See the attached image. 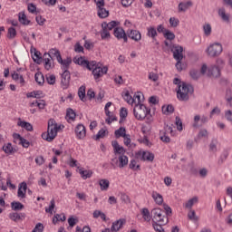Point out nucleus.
I'll use <instances>...</instances> for the list:
<instances>
[{
	"mask_svg": "<svg viewBox=\"0 0 232 232\" xmlns=\"http://www.w3.org/2000/svg\"><path fill=\"white\" fill-rule=\"evenodd\" d=\"M173 84L178 86L177 97L179 101H189V95H193V92H195L193 85L182 82L179 78L173 80Z\"/></svg>",
	"mask_w": 232,
	"mask_h": 232,
	"instance_id": "1",
	"label": "nucleus"
},
{
	"mask_svg": "<svg viewBox=\"0 0 232 232\" xmlns=\"http://www.w3.org/2000/svg\"><path fill=\"white\" fill-rule=\"evenodd\" d=\"M133 113L135 119L138 121H144L145 117H147L148 122H151V121H153L151 118V110L148 109L144 104H136L133 109Z\"/></svg>",
	"mask_w": 232,
	"mask_h": 232,
	"instance_id": "2",
	"label": "nucleus"
},
{
	"mask_svg": "<svg viewBox=\"0 0 232 232\" xmlns=\"http://www.w3.org/2000/svg\"><path fill=\"white\" fill-rule=\"evenodd\" d=\"M61 127L57 126V122L53 119H50L48 121V128H47V132H44L42 134V138L44 140H47V142H52L55 137H57V132Z\"/></svg>",
	"mask_w": 232,
	"mask_h": 232,
	"instance_id": "3",
	"label": "nucleus"
},
{
	"mask_svg": "<svg viewBox=\"0 0 232 232\" xmlns=\"http://www.w3.org/2000/svg\"><path fill=\"white\" fill-rule=\"evenodd\" d=\"M150 213L152 222H159V224H161L162 226H166V224L169 222L168 216L164 214V210H162L160 208H153Z\"/></svg>",
	"mask_w": 232,
	"mask_h": 232,
	"instance_id": "4",
	"label": "nucleus"
},
{
	"mask_svg": "<svg viewBox=\"0 0 232 232\" xmlns=\"http://www.w3.org/2000/svg\"><path fill=\"white\" fill-rule=\"evenodd\" d=\"M206 72L208 77H214L215 79L220 77V68H218L217 65H211L208 68L207 64H203L201 66L200 74L206 75Z\"/></svg>",
	"mask_w": 232,
	"mask_h": 232,
	"instance_id": "5",
	"label": "nucleus"
},
{
	"mask_svg": "<svg viewBox=\"0 0 232 232\" xmlns=\"http://www.w3.org/2000/svg\"><path fill=\"white\" fill-rule=\"evenodd\" d=\"M222 52H224V47L220 43L210 44L206 49V53L208 57H218Z\"/></svg>",
	"mask_w": 232,
	"mask_h": 232,
	"instance_id": "6",
	"label": "nucleus"
},
{
	"mask_svg": "<svg viewBox=\"0 0 232 232\" xmlns=\"http://www.w3.org/2000/svg\"><path fill=\"white\" fill-rule=\"evenodd\" d=\"M60 53L61 52H59L57 49H51L49 53H44L43 61L44 63L45 70H52V68H53V65L52 64V55L56 57V55H59Z\"/></svg>",
	"mask_w": 232,
	"mask_h": 232,
	"instance_id": "7",
	"label": "nucleus"
},
{
	"mask_svg": "<svg viewBox=\"0 0 232 232\" xmlns=\"http://www.w3.org/2000/svg\"><path fill=\"white\" fill-rule=\"evenodd\" d=\"M73 63L75 64H79L80 66H83V68H87V70H95V68H99V65L97 64V62L95 61H88L82 59V57H74L73 58Z\"/></svg>",
	"mask_w": 232,
	"mask_h": 232,
	"instance_id": "8",
	"label": "nucleus"
},
{
	"mask_svg": "<svg viewBox=\"0 0 232 232\" xmlns=\"http://www.w3.org/2000/svg\"><path fill=\"white\" fill-rule=\"evenodd\" d=\"M73 63L75 64H79L80 66H83V68H87V70H95V68H99V65L97 64V62L95 61H88L82 59V57H74L73 58Z\"/></svg>",
	"mask_w": 232,
	"mask_h": 232,
	"instance_id": "9",
	"label": "nucleus"
},
{
	"mask_svg": "<svg viewBox=\"0 0 232 232\" xmlns=\"http://www.w3.org/2000/svg\"><path fill=\"white\" fill-rule=\"evenodd\" d=\"M73 63L75 64H79L80 66H83V68H87V70H95V68H99V65L97 64V62L95 61H88L82 59V57H74L73 58Z\"/></svg>",
	"mask_w": 232,
	"mask_h": 232,
	"instance_id": "10",
	"label": "nucleus"
},
{
	"mask_svg": "<svg viewBox=\"0 0 232 232\" xmlns=\"http://www.w3.org/2000/svg\"><path fill=\"white\" fill-rule=\"evenodd\" d=\"M170 52H172L175 61H182L184 59V47L181 45L172 44L170 46Z\"/></svg>",
	"mask_w": 232,
	"mask_h": 232,
	"instance_id": "11",
	"label": "nucleus"
},
{
	"mask_svg": "<svg viewBox=\"0 0 232 232\" xmlns=\"http://www.w3.org/2000/svg\"><path fill=\"white\" fill-rule=\"evenodd\" d=\"M113 35L119 41H121V39H123L124 43H128V34H127L126 31H124V29L122 27H116V28H114Z\"/></svg>",
	"mask_w": 232,
	"mask_h": 232,
	"instance_id": "12",
	"label": "nucleus"
},
{
	"mask_svg": "<svg viewBox=\"0 0 232 232\" xmlns=\"http://www.w3.org/2000/svg\"><path fill=\"white\" fill-rule=\"evenodd\" d=\"M70 71L65 70L62 73L61 86L63 90H68V86H70Z\"/></svg>",
	"mask_w": 232,
	"mask_h": 232,
	"instance_id": "13",
	"label": "nucleus"
},
{
	"mask_svg": "<svg viewBox=\"0 0 232 232\" xmlns=\"http://www.w3.org/2000/svg\"><path fill=\"white\" fill-rule=\"evenodd\" d=\"M108 73V67L104 66V67H95L92 70V75L95 79V81H97V79H101V77H102L104 74Z\"/></svg>",
	"mask_w": 232,
	"mask_h": 232,
	"instance_id": "14",
	"label": "nucleus"
},
{
	"mask_svg": "<svg viewBox=\"0 0 232 232\" xmlns=\"http://www.w3.org/2000/svg\"><path fill=\"white\" fill-rule=\"evenodd\" d=\"M74 131L77 139H79L80 140L86 137V127H84V125H82V123L76 126Z\"/></svg>",
	"mask_w": 232,
	"mask_h": 232,
	"instance_id": "15",
	"label": "nucleus"
},
{
	"mask_svg": "<svg viewBox=\"0 0 232 232\" xmlns=\"http://www.w3.org/2000/svg\"><path fill=\"white\" fill-rule=\"evenodd\" d=\"M132 39L136 43H139L142 39V34L138 30H128L127 31V38Z\"/></svg>",
	"mask_w": 232,
	"mask_h": 232,
	"instance_id": "16",
	"label": "nucleus"
},
{
	"mask_svg": "<svg viewBox=\"0 0 232 232\" xmlns=\"http://www.w3.org/2000/svg\"><path fill=\"white\" fill-rule=\"evenodd\" d=\"M27 188L28 186L26 185V182H22L18 188L17 197H19L20 198H26Z\"/></svg>",
	"mask_w": 232,
	"mask_h": 232,
	"instance_id": "17",
	"label": "nucleus"
},
{
	"mask_svg": "<svg viewBox=\"0 0 232 232\" xmlns=\"http://www.w3.org/2000/svg\"><path fill=\"white\" fill-rule=\"evenodd\" d=\"M141 160H147V162H153V160H155V154L150 151H143L141 153Z\"/></svg>",
	"mask_w": 232,
	"mask_h": 232,
	"instance_id": "18",
	"label": "nucleus"
},
{
	"mask_svg": "<svg viewBox=\"0 0 232 232\" xmlns=\"http://www.w3.org/2000/svg\"><path fill=\"white\" fill-rule=\"evenodd\" d=\"M111 146L114 150V153H118L119 155H123V153L126 152V150H124V147H121V145H119V141L117 140L112 141Z\"/></svg>",
	"mask_w": 232,
	"mask_h": 232,
	"instance_id": "19",
	"label": "nucleus"
},
{
	"mask_svg": "<svg viewBox=\"0 0 232 232\" xmlns=\"http://www.w3.org/2000/svg\"><path fill=\"white\" fill-rule=\"evenodd\" d=\"M151 197H152L154 202L156 204H158V206H162V204L164 202V198L162 197V195H160L157 191H152Z\"/></svg>",
	"mask_w": 232,
	"mask_h": 232,
	"instance_id": "20",
	"label": "nucleus"
},
{
	"mask_svg": "<svg viewBox=\"0 0 232 232\" xmlns=\"http://www.w3.org/2000/svg\"><path fill=\"white\" fill-rule=\"evenodd\" d=\"M3 151H5V153H6V155H14V153H15L17 151V150H15L13 146L12 143H7L5 144L2 147Z\"/></svg>",
	"mask_w": 232,
	"mask_h": 232,
	"instance_id": "21",
	"label": "nucleus"
},
{
	"mask_svg": "<svg viewBox=\"0 0 232 232\" xmlns=\"http://www.w3.org/2000/svg\"><path fill=\"white\" fill-rule=\"evenodd\" d=\"M124 222H126L124 219H119L113 222L111 227V231L118 232L122 227V226H124Z\"/></svg>",
	"mask_w": 232,
	"mask_h": 232,
	"instance_id": "22",
	"label": "nucleus"
},
{
	"mask_svg": "<svg viewBox=\"0 0 232 232\" xmlns=\"http://www.w3.org/2000/svg\"><path fill=\"white\" fill-rule=\"evenodd\" d=\"M118 24H120V23L117 21H111L110 23L103 22L102 24V28H105L109 31H111L113 28H116V26H118Z\"/></svg>",
	"mask_w": 232,
	"mask_h": 232,
	"instance_id": "23",
	"label": "nucleus"
},
{
	"mask_svg": "<svg viewBox=\"0 0 232 232\" xmlns=\"http://www.w3.org/2000/svg\"><path fill=\"white\" fill-rule=\"evenodd\" d=\"M144 102V94H142L141 92H137L134 94L133 98H132V102L133 104H142L140 102Z\"/></svg>",
	"mask_w": 232,
	"mask_h": 232,
	"instance_id": "24",
	"label": "nucleus"
},
{
	"mask_svg": "<svg viewBox=\"0 0 232 232\" xmlns=\"http://www.w3.org/2000/svg\"><path fill=\"white\" fill-rule=\"evenodd\" d=\"M24 213H17L14 212L9 214V218L11 220H14V222H17L18 220H23L24 218Z\"/></svg>",
	"mask_w": 232,
	"mask_h": 232,
	"instance_id": "25",
	"label": "nucleus"
},
{
	"mask_svg": "<svg viewBox=\"0 0 232 232\" xmlns=\"http://www.w3.org/2000/svg\"><path fill=\"white\" fill-rule=\"evenodd\" d=\"M78 96L79 99L82 102H86V86L82 85L79 90H78Z\"/></svg>",
	"mask_w": 232,
	"mask_h": 232,
	"instance_id": "26",
	"label": "nucleus"
},
{
	"mask_svg": "<svg viewBox=\"0 0 232 232\" xmlns=\"http://www.w3.org/2000/svg\"><path fill=\"white\" fill-rule=\"evenodd\" d=\"M17 126L24 128L26 131H34V126L28 121H18Z\"/></svg>",
	"mask_w": 232,
	"mask_h": 232,
	"instance_id": "27",
	"label": "nucleus"
},
{
	"mask_svg": "<svg viewBox=\"0 0 232 232\" xmlns=\"http://www.w3.org/2000/svg\"><path fill=\"white\" fill-rule=\"evenodd\" d=\"M18 21L19 23H21V24H24V26H28V24H30V20L26 18V14L24 13H19Z\"/></svg>",
	"mask_w": 232,
	"mask_h": 232,
	"instance_id": "28",
	"label": "nucleus"
},
{
	"mask_svg": "<svg viewBox=\"0 0 232 232\" xmlns=\"http://www.w3.org/2000/svg\"><path fill=\"white\" fill-rule=\"evenodd\" d=\"M118 162L119 163V168L122 169V168H126V166H128V156L126 155H121L118 158Z\"/></svg>",
	"mask_w": 232,
	"mask_h": 232,
	"instance_id": "29",
	"label": "nucleus"
},
{
	"mask_svg": "<svg viewBox=\"0 0 232 232\" xmlns=\"http://www.w3.org/2000/svg\"><path fill=\"white\" fill-rule=\"evenodd\" d=\"M11 208H12L13 211H21V210L24 209V205H23L19 201H13L11 203Z\"/></svg>",
	"mask_w": 232,
	"mask_h": 232,
	"instance_id": "30",
	"label": "nucleus"
},
{
	"mask_svg": "<svg viewBox=\"0 0 232 232\" xmlns=\"http://www.w3.org/2000/svg\"><path fill=\"white\" fill-rule=\"evenodd\" d=\"M218 15L221 17L222 21L225 23H229V14H226V9L225 8H220L218 10Z\"/></svg>",
	"mask_w": 232,
	"mask_h": 232,
	"instance_id": "31",
	"label": "nucleus"
},
{
	"mask_svg": "<svg viewBox=\"0 0 232 232\" xmlns=\"http://www.w3.org/2000/svg\"><path fill=\"white\" fill-rule=\"evenodd\" d=\"M34 79L37 84H39V86H43L44 84V75H43V72H36L34 75Z\"/></svg>",
	"mask_w": 232,
	"mask_h": 232,
	"instance_id": "32",
	"label": "nucleus"
},
{
	"mask_svg": "<svg viewBox=\"0 0 232 232\" xmlns=\"http://www.w3.org/2000/svg\"><path fill=\"white\" fill-rule=\"evenodd\" d=\"M189 6H193V3L191 1H188L187 3H179V12H186Z\"/></svg>",
	"mask_w": 232,
	"mask_h": 232,
	"instance_id": "33",
	"label": "nucleus"
},
{
	"mask_svg": "<svg viewBox=\"0 0 232 232\" xmlns=\"http://www.w3.org/2000/svg\"><path fill=\"white\" fill-rule=\"evenodd\" d=\"M99 184L102 191H108V188H110V180L100 179Z\"/></svg>",
	"mask_w": 232,
	"mask_h": 232,
	"instance_id": "34",
	"label": "nucleus"
},
{
	"mask_svg": "<svg viewBox=\"0 0 232 232\" xmlns=\"http://www.w3.org/2000/svg\"><path fill=\"white\" fill-rule=\"evenodd\" d=\"M108 135V130L102 129L98 131L97 135L93 136L94 140H100V139H104Z\"/></svg>",
	"mask_w": 232,
	"mask_h": 232,
	"instance_id": "35",
	"label": "nucleus"
},
{
	"mask_svg": "<svg viewBox=\"0 0 232 232\" xmlns=\"http://www.w3.org/2000/svg\"><path fill=\"white\" fill-rule=\"evenodd\" d=\"M33 61L36 63V64H41V63H43V56H41V52L34 50Z\"/></svg>",
	"mask_w": 232,
	"mask_h": 232,
	"instance_id": "36",
	"label": "nucleus"
},
{
	"mask_svg": "<svg viewBox=\"0 0 232 232\" xmlns=\"http://www.w3.org/2000/svg\"><path fill=\"white\" fill-rule=\"evenodd\" d=\"M141 215H142V218L143 220H145V222H150V220H151V215H150V210L146 208L141 209Z\"/></svg>",
	"mask_w": 232,
	"mask_h": 232,
	"instance_id": "37",
	"label": "nucleus"
},
{
	"mask_svg": "<svg viewBox=\"0 0 232 232\" xmlns=\"http://www.w3.org/2000/svg\"><path fill=\"white\" fill-rule=\"evenodd\" d=\"M198 197H194L192 198H190L186 204H185V208L187 209H191V208H193L194 204H198Z\"/></svg>",
	"mask_w": 232,
	"mask_h": 232,
	"instance_id": "38",
	"label": "nucleus"
},
{
	"mask_svg": "<svg viewBox=\"0 0 232 232\" xmlns=\"http://www.w3.org/2000/svg\"><path fill=\"white\" fill-rule=\"evenodd\" d=\"M147 35H148V37H151V39H153V41H156L157 29H155V27H149Z\"/></svg>",
	"mask_w": 232,
	"mask_h": 232,
	"instance_id": "39",
	"label": "nucleus"
},
{
	"mask_svg": "<svg viewBox=\"0 0 232 232\" xmlns=\"http://www.w3.org/2000/svg\"><path fill=\"white\" fill-rule=\"evenodd\" d=\"M98 15L99 17H101V19H105V17H108V15H110V12L104 7H101L100 9H98Z\"/></svg>",
	"mask_w": 232,
	"mask_h": 232,
	"instance_id": "40",
	"label": "nucleus"
},
{
	"mask_svg": "<svg viewBox=\"0 0 232 232\" xmlns=\"http://www.w3.org/2000/svg\"><path fill=\"white\" fill-rule=\"evenodd\" d=\"M161 110L164 115H169V113H173L175 111V108H173V105L163 106Z\"/></svg>",
	"mask_w": 232,
	"mask_h": 232,
	"instance_id": "41",
	"label": "nucleus"
},
{
	"mask_svg": "<svg viewBox=\"0 0 232 232\" xmlns=\"http://www.w3.org/2000/svg\"><path fill=\"white\" fill-rule=\"evenodd\" d=\"M126 134V128L121 127L120 129L116 130L114 135L116 139H121V137H124Z\"/></svg>",
	"mask_w": 232,
	"mask_h": 232,
	"instance_id": "42",
	"label": "nucleus"
},
{
	"mask_svg": "<svg viewBox=\"0 0 232 232\" xmlns=\"http://www.w3.org/2000/svg\"><path fill=\"white\" fill-rule=\"evenodd\" d=\"M225 99L227 101V106H231V102H232V91H231V89H227L226 94H225Z\"/></svg>",
	"mask_w": 232,
	"mask_h": 232,
	"instance_id": "43",
	"label": "nucleus"
},
{
	"mask_svg": "<svg viewBox=\"0 0 232 232\" xmlns=\"http://www.w3.org/2000/svg\"><path fill=\"white\" fill-rule=\"evenodd\" d=\"M203 32H204V35H206V37H209V35H211V32H212L211 24H205L203 25Z\"/></svg>",
	"mask_w": 232,
	"mask_h": 232,
	"instance_id": "44",
	"label": "nucleus"
},
{
	"mask_svg": "<svg viewBox=\"0 0 232 232\" xmlns=\"http://www.w3.org/2000/svg\"><path fill=\"white\" fill-rule=\"evenodd\" d=\"M80 175L84 180H86V179H90L92 175H93V172H92L91 170H82V169H80Z\"/></svg>",
	"mask_w": 232,
	"mask_h": 232,
	"instance_id": "45",
	"label": "nucleus"
},
{
	"mask_svg": "<svg viewBox=\"0 0 232 232\" xmlns=\"http://www.w3.org/2000/svg\"><path fill=\"white\" fill-rule=\"evenodd\" d=\"M66 220V216L63 214V216L59 214H55L54 217L53 218V222L54 224H57V222H64Z\"/></svg>",
	"mask_w": 232,
	"mask_h": 232,
	"instance_id": "46",
	"label": "nucleus"
},
{
	"mask_svg": "<svg viewBox=\"0 0 232 232\" xmlns=\"http://www.w3.org/2000/svg\"><path fill=\"white\" fill-rule=\"evenodd\" d=\"M75 111L72 109H67L66 119H68V121H75Z\"/></svg>",
	"mask_w": 232,
	"mask_h": 232,
	"instance_id": "47",
	"label": "nucleus"
},
{
	"mask_svg": "<svg viewBox=\"0 0 232 232\" xmlns=\"http://www.w3.org/2000/svg\"><path fill=\"white\" fill-rule=\"evenodd\" d=\"M189 75L193 81H198L200 77V72L195 69L189 71Z\"/></svg>",
	"mask_w": 232,
	"mask_h": 232,
	"instance_id": "48",
	"label": "nucleus"
},
{
	"mask_svg": "<svg viewBox=\"0 0 232 232\" xmlns=\"http://www.w3.org/2000/svg\"><path fill=\"white\" fill-rule=\"evenodd\" d=\"M152 227L157 232H164V229L162 227V224L159 223V221H152Z\"/></svg>",
	"mask_w": 232,
	"mask_h": 232,
	"instance_id": "49",
	"label": "nucleus"
},
{
	"mask_svg": "<svg viewBox=\"0 0 232 232\" xmlns=\"http://www.w3.org/2000/svg\"><path fill=\"white\" fill-rule=\"evenodd\" d=\"M16 35H17V31H15V28L10 27L7 32V37L9 39H15Z\"/></svg>",
	"mask_w": 232,
	"mask_h": 232,
	"instance_id": "50",
	"label": "nucleus"
},
{
	"mask_svg": "<svg viewBox=\"0 0 232 232\" xmlns=\"http://www.w3.org/2000/svg\"><path fill=\"white\" fill-rule=\"evenodd\" d=\"M163 209L165 210V217H171V215H173V211L171 210V207L169 206L168 204L164 203L163 204Z\"/></svg>",
	"mask_w": 232,
	"mask_h": 232,
	"instance_id": "51",
	"label": "nucleus"
},
{
	"mask_svg": "<svg viewBox=\"0 0 232 232\" xmlns=\"http://www.w3.org/2000/svg\"><path fill=\"white\" fill-rule=\"evenodd\" d=\"M165 39H168V41H173L175 39V34H173V32L169 31L167 29V31H165V34H163Z\"/></svg>",
	"mask_w": 232,
	"mask_h": 232,
	"instance_id": "52",
	"label": "nucleus"
},
{
	"mask_svg": "<svg viewBox=\"0 0 232 232\" xmlns=\"http://www.w3.org/2000/svg\"><path fill=\"white\" fill-rule=\"evenodd\" d=\"M101 37L103 40L110 39V37H111L110 31L106 28H102V31L101 32Z\"/></svg>",
	"mask_w": 232,
	"mask_h": 232,
	"instance_id": "53",
	"label": "nucleus"
},
{
	"mask_svg": "<svg viewBox=\"0 0 232 232\" xmlns=\"http://www.w3.org/2000/svg\"><path fill=\"white\" fill-rule=\"evenodd\" d=\"M63 70H68L70 68V64H72V58H67L65 60H63V63H61Z\"/></svg>",
	"mask_w": 232,
	"mask_h": 232,
	"instance_id": "54",
	"label": "nucleus"
},
{
	"mask_svg": "<svg viewBox=\"0 0 232 232\" xmlns=\"http://www.w3.org/2000/svg\"><path fill=\"white\" fill-rule=\"evenodd\" d=\"M188 217L189 220H193L194 222L198 221V217L197 216V213L195 212V210H190L188 214Z\"/></svg>",
	"mask_w": 232,
	"mask_h": 232,
	"instance_id": "55",
	"label": "nucleus"
},
{
	"mask_svg": "<svg viewBox=\"0 0 232 232\" xmlns=\"http://www.w3.org/2000/svg\"><path fill=\"white\" fill-rule=\"evenodd\" d=\"M218 141L217 140H212L209 144V151H212L213 153H217V144Z\"/></svg>",
	"mask_w": 232,
	"mask_h": 232,
	"instance_id": "56",
	"label": "nucleus"
},
{
	"mask_svg": "<svg viewBox=\"0 0 232 232\" xmlns=\"http://www.w3.org/2000/svg\"><path fill=\"white\" fill-rule=\"evenodd\" d=\"M54 208H55V199H52L50 202V206L48 208L45 209V212L50 213L51 215H53Z\"/></svg>",
	"mask_w": 232,
	"mask_h": 232,
	"instance_id": "57",
	"label": "nucleus"
},
{
	"mask_svg": "<svg viewBox=\"0 0 232 232\" xmlns=\"http://www.w3.org/2000/svg\"><path fill=\"white\" fill-rule=\"evenodd\" d=\"M224 117L227 122H232V109L225 111Z\"/></svg>",
	"mask_w": 232,
	"mask_h": 232,
	"instance_id": "58",
	"label": "nucleus"
},
{
	"mask_svg": "<svg viewBox=\"0 0 232 232\" xmlns=\"http://www.w3.org/2000/svg\"><path fill=\"white\" fill-rule=\"evenodd\" d=\"M121 200L123 201L124 204H131V199L126 193H121Z\"/></svg>",
	"mask_w": 232,
	"mask_h": 232,
	"instance_id": "59",
	"label": "nucleus"
},
{
	"mask_svg": "<svg viewBox=\"0 0 232 232\" xmlns=\"http://www.w3.org/2000/svg\"><path fill=\"white\" fill-rule=\"evenodd\" d=\"M179 23H180V21H179L178 18H175V17L169 18V24L172 28H177V26H179Z\"/></svg>",
	"mask_w": 232,
	"mask_h": 232,
	"instance_id": "60",
	"label": "nucleus"
},
{
	"mask_svg": "<svg viewBox=\"0 0 232 232\" xmlns=\"http://www.w3.org/2000/svg\"><path fill=\"white\" fill-rule=\"evenodd\" d=\"M149 80L152 81L153 82H157V81H159V74L153 72H149Z\"/></svg>",
	"mask_w": 232,
	"mask_h": 232,
	"instance_id": "61",
	"label": "nucleus"
},
{
	"mask_svg": "<svg viewBox=\"0 0 232 232\" xmlns=\"http://www.w3.org/2000/svg\"><path fill=\"white\" fill-rule=\"evenodd\" d=\"M34 161L37 164V166H43V164H44V162H46V160H44V157H43V156H37L35 158Z\"/></svg>",
	"mask_w": 232,
	"mask_h": 232,
	"instance_id": "62",
	"label": "nucleus"
},
{
	"mask_svg": "<svg viewBox=\"0 0 232 232\" xmlns=\"http://www.w3.org/2000/svg\"><path fill=\"white\" fill-rule=\"evenodd\" d=\"M46 82H48V84H55V75H46Z\"/></svg>",
	"mask_w": 232,
	"mask_h": 232,
	"instance_id": "63",
	"label": "nucleus"
},
{
	"mask_svg": "<svg viewBox=\"0 0 232 232\" xmlns=\"http://www.w3.org/2000/svg\"><path fill=\"white\" fill-rule=\"evenodd\" d=\"M44 229V227L43 226V224L38 223L36 224L35 227L33 229L32 232H43Z\"/></svg>",
	"mask_w": 232,
	"mask_h": 232,
	"instance_id": "64",
	"label": "nucleus"
}]
</instances>
